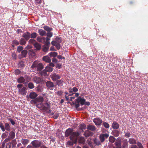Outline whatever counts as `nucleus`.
<instances>
[{"label": "nucleus", "instance_id": "nucleus-42", "mask_svg": "<svg viewBox=\"0 0 148 148\" xmlns=\"http://www.w3.org/2000/svg\"><path fill=\"white\" fill-rule=\"evenodd\" d=\"M94 143L97 145H99L101 144L100 141L96 138H95L94 139Z\"/></svg>", "mask_w": 148, "mask_h": 148}, {"label": "nucleus", "instance_id": "nucleus-63", "mask_svg": "<svg viewBox=\"0 0 148 148\" xmlns=\"http://www.w3.org/2000/svg\"><path fill=\"white\" fill-rule=\"evenodd\" d=\"M57 43V42L55 41H52L51 42V44L53 45V46H55L56 44Z\"/></svg>", "mask_w": 148, "mask_h": 148}, {"label": "nucleus", "instance_id": "nucleus-41", "mask_svg": "<svg viewBox=\"0 0 148 148\" xmlns=\"http://www.w3.org/2000/svg\"><path fill=\"white\" fill-rule=\"evenodd\" d=\"M37 36V34L36 32H33L30 34V38H35Z\"/></svg>", "mask_w": 148, "mask_h": 148}, {"label": "nucleus", "instance_id": "nucleus-51", "mask_svg": "<svg viewBox=\"0 0 148 148\" xmlns=\"http://www.w3.org/2000/svg\"><path fill=\"white\" fill-rule=\"evenodd\" d=\"M23 49V47L22 46H19L17 48V50L18 52H20Z\"/></svg>", "mask_w": 148, "mask_h": 148}, {"label": "nucleus", "instance_id": "nucleus-31", "mask_svg": "<svg viewBox=\"0 0 148 148\" xmlns=\"http://www.w3.org/2000/svg\"><path fill=\"white\" fill-rule=\"evenodd\" d=\"M50 38H49L47 37V38H46L45 41L44 42H44L45 44L47 46H49L50 45Z\"/></svg>", "mask_w": 148, "mask_h": 148}, {"label": "nucleus", "instance_id": "nucleus-54", "mask_svg": "<svg viewBox=\"0 0 148 148\" xmlns=\"http://www.w3.org/2000/svg\"><path fill=\"white\" fill-rule=\"evenodd\" d=\"M55 46L57 49L58 50L60 49V45L59 43H57L55 45Z\"/></svg>", "mask_w": 148, "mask_h": 148}, {"label": "nucleus", "instance_id": "nucleus-60", "mask_svg": "<svg viewBox=\"0 0 148 148\" xmlns=\"http://www.w3.org/2000/svg\"><path fill=\"white\" fill-rule=\"evenodd\" d=\"M59 114H55L53 116V117L55 119H57L59 116Z\"/></svg>", "mask_w": 148, "mask_h": 148}, {"label": "nucleus", "instance_id": "nucleus-35", "mask_svg": "<svg viewBox=\"0 0 148 148\" xmlns=\"http://www.w3.org/2000/svg\"><path fill=\"white\" fill-rule=\"evenodd\" d=\"M5 130H6L8 131H10V126L9 125V124L8 123H5Z\"/></svg>", "mask_w": 148, "mask_h": 148}, {"label": "nucleus", "instance_id": "nucleus-24", "mask_svg": "<svg viewBox=\"0 0 148 148\" xmlns=\"http://www.w3.org/2000/svg\"><path fill=\"white\" fill-rule=\"evenodd\" d=\"M15 136V133L13 131L11 132L9 134L8 138L10 139H13Z\"/></svg>", "mask_w": 148, "mask_h": 148}, {"label": "nucleus", "instance_id": "nucleus-46", "mask_svg": "<svg viewBox=\"0 0 148 148\" xmlns=\"http://www.w3.org/2000/svg\"><path fill=\"white\" fill-rule=\"evenodd\" d=\"M28 86L29 88L30 89H32L34 87L33 84L32 82L29 83L28 84Z\"/></svg>", "mask_w": 148, "mask_h": 148}, {"label": "nucleus", "instance_id": "nucleus-9", "mask_svg": "<svg viewBox=\"0 0 148 148\" xmlns=\"http://www.w3.org/2000/svg\"><path fill=\"white\" fill-rule=\"evenodd\" d=\"M109 136V134L107 133L101 134L99 136V138L100 141L103 143L105 140V138H107Z\"/></svg>", "mask_w": 148, "mask_h": 148}, {"label": "nucleus", "instance_id": "nucleus-27", "mask_svg": "<svg viewBox=\"0 0 148 148\" xmlns=\"http://www.w3.org/2000/svg\"><path fill=\"white\" fill-rule=\"evenodd\" d=\"M38 32L39 33L40 35L41 36H45L46 34V32L42 29H39Z\"/></svg>", "mask_w": 148, "mask_h": 148}, {"label": "nucleus", "instance_id": "nucleus-29", "mask_svg": "<svg viewBox=\"0 0 148 148\" xmlns=\"http://www.w3.org/2000/svg\"><path fill=\"white\" fill-rule=\"evenodd\" d=\"M26 40L23 38H21L19 40L20 44L21 45H24L26 43Z\"/></svg>", "mask_w": 148, "mask_h": 148}, {"label": "nucleus", "instance_id": "nucleus-53", "mask_svg": "<svg viewBox=\"0 0 148 148\" xmlns=\"http://www.w3.org/2000/svg\"><path fill=\"white\" fill-rule=\"evenodd\" d=\"M21 72V71L19 69H16L15 71V73L16 75H18Z\"/></svg>", "mask_w": 148, "mask_h": 148}, {"label": "nucleus", "instance_id": "nucleus-44", "mask_svg": "<svg viewBox=\"0 0 148 148\" xmlns=\"http://www.w3.org/2000/svg\"><path fill=\"white\" fill-rule=\"evenodd\" d=\"M63 82V81L62 80H58L56 82L57 84L59 86H62L63 85L62 83Z\"/></svg>", "mask_w": 148, "mask_h": 148}, {"label": "nucleus", "instance_id": "nucleus-20", "mask_svg": "<svg viewBox=\"0 0 148 148\" xmlns=\"http://www.w3.org/2000/svg\"><path fill=\"white\" fill-rule=\"evenodd\" d=\"M29 96L31 99H34L37 97V95L35 92H32L30 93Z\"/></svg>", "mask_w": 148, "mask_h": 148}, {"label": "nucleus", "instance_id": "nucleus-50", "mask_svg": "<svg viewBox=\"0 0 148 148\" xmlns=\"http://www.w3.org/2000/svg\"><path fill=\"white\" fill-rule=\"evenodd\" d=\"M131 134L129 132H126L125 133V136L127 138H129L130 137Z\"/></svg>", "mask_w": 148, "mask_h": 148}, {"label": "nucleus", "instance_id": "nucleus-57", "mask_svg": "<svg viewBox=\"0 0 148 148\" xmlns=\"http://www.w3.org/2000/svg\"><path fill=\"white\" fill-rule=\"evenodd\" d=\"M75 106L76 108H77L79 106V103L76 102V100H75Z\"/></svg>", "mask_w": 148, "mask_h": 148}, {"label": "nucleus", "instance_id": "nucleus-18", "mask_svg": "<svg viewBox=\"0 0 148 148\" xmlns=\"http://www.w3.org/2000/svg\"><path fill=\"white\" fill-rule=\"evenodd\" d=\"M112 127L113 129H118L119 126L117 123L114 121L112 124Z\"/></svg>", "mask_w": 148, "mask_h": 148}, {"label": "nucleus", "instance_id": "nucleus-7", "mask_svg": "<svg viewBox=\"0 0 148 148\" xmlns=\"http://www.w3.org/2000/svg\"><path fill=\"white\" fill-rule=\"evenodd\" d=\"M55 66V64L53 63H50L46 66L45 69L46 71L51 72L53 71V68Z\"/></svg>", "mask_w": 148, "mask_h": 148}, {"label": "nucleus", "instance_id": "nucleus-25", "mask_svg": "<svg viewBox=\"0 0 148 148\" xmlns=\"http://www.w3.org/2000/svg\"><path fill=\"white\" fill-rule=\"evenodd\" d=\"M128 142L131 144H135L136 143V140L134 138H130Z\"/></svg>", "mask_w": 148, "mask_h": 148}, {"label": "nucleus", "instance_id": "nucleus-23", "mask_svg": "<svg viewBox=\"0 0 148 148\" xmlns=\"http://www.w3.org/2000/svg\"><path fill=\"white\" fill-rule=\"evenodd\" d=\"M78 141L79 143L83 144L84 143L85 140L84 137L80 136L78 138Z\"/></svg>", "mask_w": 148, "mask_h": 148}, {"label": "nucleus", "instance_id": "nucleus-26", "mask_svg": "<svg viewBox=\"0 0 148 148\" xmlns=\"http://www.w3.org/2000/svg\"><path fill=\"white\" fill-rule=\"evenodd\" d=\"M27 53V51L25 50H23L21 52V58H23L26 57Z\"/></svg>", "mask_w": 148, "mask_h": 148}, {"label": "nucleus", "instance_id": "nucleus-17", "mask_svg": "<svg viewBox=\"0 0 148 148\" xmlns=\"http://www.w3.org/2000/svg\"><path fill=\"white\" fill-rule=\"evenodd\" d=\"M93 135V134L91 132H90L88 130H86L84 134V135L85 137H87L90 136H92Z\"/></svg>", "mask_w": 148, "mask_h": 148}, {"label": "nucleus", "instance_id": "nucleus-21", "mask_svg": "<svg viewBox=\"0 0 148 148\" xmlns=\"http://www.w3.org/2000/svg\"><path fill=\"white\" fill-rule=\"evenodd\" d=\"M43 60L47 63H49L51 62V59L48 56H45L43 57Z\"/></svg>", "mask_w": 148, "mask_h": 148}, {"label": "nucleus", "instance_id": "nucleus-13", "mask_svg": "<svg viewBox=\"0 0 148 148\" xmlns=\"http://www.w3.org/2000/svg\"><path fill=\"white\" fill-rule=\"evenodd\" d=\"M122 147L123 148H127L128 146L127 140L126 138L124 139L122 141Z\"/></svg>", "mask_w": 148, "mask_h": 148}, {"label": "nucleus", "instance_id": "nucleus-45", "mask_svg": "<svg viewBox=\"0 0 148 148\" xmlns=\"http://www.w3.org/2000/svg\"><path fill=\"white\" fill-rule=\"evenodd\" d=\"M0 128L3 132L5 131L4 126L2 123L1 122H0Z\"/></svg>", "mask_w": 148, "mask_h": 148}, {"label": "nucleus", "instance_id": "nucleus-30", "mask_svg": "<svg viewBox=\"0 0 148 148\" xmlns=\"http://www.w3.org/2000/svg\"><path fill=\"white\" fill-rule=\"evenodd\" d=\"M21 142L23 145H27L29 142V140L27 139H23L21 141Z\"/></svg>", "mask_w": 148, "mask_h": 148}, {"label": "nucleus", "instance_id": "nucleus-56", "mask_svg": "<svg viewBox=\"0 0 148 148\" xmlns=\"http://www.w3.org/2000/svg\"><path fill=\"white\" fill-rule=\"evenodd\" d=\"M72 90L73 91L76 92H77L78 91V90L77 88L76 87H75L73 88L72 89Z\"/></svg>", "mask_w": 148, "mask_h": 148}, {"label": "nucleus", "instance_id": "nucleus-47", "mask_svg": "<svg viewBox=\"0 0 148 148\" xmlns=\"http://www.w3.org/2000/svg\"><path fill=\"white\" fill-rule=\"evenodd\" d=\"M80 127L82 130H85L86 129V127L84 124H82L80 125Z\"/></svg>", "mask_w": 148, "mask_h": 148}, {"label": "nucleus", "instance_id": "nucleus-38", "mask_svg": "<svg viewBox=\"0 0 148 148\" xmlns=\"http://www.w3.org/2000/svg\"><path fill=\"white\" fill-rule=\"evenodd\" d=\"M103 124L104 127L106 129H108L110 127V125L109 124L105 121H103Z\"/></svg>", "mask_w": 148, "mask_h": 148}, {"label": "nucleus", "instance_id": "nucleus-4", "mask_svg": "<svg viewBox=\"0 0 148 148\" xmlns=\"http://www.w3.org/2000/svg\"><path fill=\"white\" fill-rule=\"evenodd\" d=\"M22 84H18L17 85V87L18 89V92L21 95L25 96L26 95L27 92L26 89L25 87H23L22 88H21L23 86Z\"/></svg>", "mask_w": 148, "mask_h": 148}, {"label": "nucleus", "instance_id": "nucleus-14", "mask_svg": "<svg viewBox=\"0 0 148 148\" xmlns=\"http://www.w3.org/2000/svg\"><path fill=\"white\" fill-rule=\"evenodd\" d=\"M76 101L77 102L80 103L82 105H83L84 104L85 99L81 98L79 97L76 99Z\"/></svg>", "mask_w": 148, "mask_h": 148}, {"label": "nucleus", "instance_id": "nucleus-55", "mask_svg": "<svg viewBox=\"0 0 148 148\" xmlns=\"http://www.w3.org/2000/svg\"><path fill=\"white\" fill-rule=\"evenodd\" d=\"M8 120L11 123L12 125H14L15 124V122L12 119L9 118Z\"/></svg>", "mask_w": 148, "mask_h": 148}, {"label": "nucleus", "instance_id": "nucleus-8", "mask_svg": "<svg viewBox=\"0 0 148 148\" xmlns=\"http://www.w3.org/2000/svg\"><path fill=\"white\" fill-rule=\"evenodd\" d=\"M42 143L40 140H35L31 143L33 146L35 148H37L41 147Z\"/></svg>", "mask_w": 148, "mask_h": 148}, {"label": "nucleus", "instance_id": "nucleus-1", "mask_svg": "<svg viewBox=\"0 0 148 148\" xmlns=\"http://www.w3.org/2000/svg\"><path fill=\"white\" fill-rule=\"evenodd\" d=\"M36 106L41 110L45 112H47L48 110H49L47 112L48 113H50L51 112L50 105L48 103H41L40 104L38 103L36 105Z\"/></svg>", "mask_w": 148, "mask_h": 148}, {"label": "nucleus", "instance_id": "nucleus-62", "mask_svg": "<svg viewBox=\"0 0 148 148\" xmlns=\"http://www.w3.org/2000/svg\"><path fill=\"white\" fill-rule=\"evenodd\" d=\"M75 96L69 97V99L68 101H72L73 99H75Z\"/></svg>", "mask_w": 148, "mask_h": 148}, {"label": "nucleus", "instance_id": "nucleus-28", "mask_svg": "<svg viewBox=\"0 0 148 148\" xmlns=\"http://www.w3.org/2000/svg\"><path fill=\"white\" fill-rule=\"evenodd\" d=\"M36 39L39 42H43L45 41L46 38L44 37L41 38L40 37H37Z\"/></svg>", "mask_w": 148, "mask_h": 148}, {"label": "nucleus", "instance_id": "nucleus-48", "mask_svg": "<svg viewBox=\"0 0 148 148\" xmlns=\"http://www.w3.org/2000/svg\"><path fill=\"white\" fill-rule=\"evenodd\" d=\"M65 97L67 101H68L69 99V93H68L67 92H65Z\"/></svg>", "mask_w": 148, "mask_h": 148}, {"label": "nucleus", "instance_id": "nucleus-59", "mask_svg": "<svg viewBox=\"0 0 148 148\" xmlns=\"http://www.w3.org/2000/svg\"><path fill=\"white\" fill-rule=\"evenodd\" d=\"M52 61L53 62H54V63H57L58 62L57 60L55 58H53L52 59Z\"/></svg>", "mask_w": 148, "mask_h": 148}, {"label": "nucleus", "instance_id": "nucleus-22", "mask_svg": "<svg viewBox=\"0 0 148 148\" xmlns=\"http://www.w3.org/2000/svg\"><path fill=\"white\" fill-rule=\"evenodd\" d=\"M115 146L113 148H123L121 146V144L120 142L117 141L115 143Z\"/></svg>", "mask_w": 148, "mask_h": 148}, {"label": "nucleus", "instance_id": "nucleus-12", "mask_svg": "<svg viewBox=\"0 0 148 148\" xmlns=\"http://www.w3.org/2000/svg\"><path fill=\"white\" fill-rule=\"evenodd\" d=\"M30 33L28 32H26L22 34V36L27 41L30 38Z\"/></svg>", "mask_w": 148, "mask_h": 148}, {"label": "nucleus", "instance_id": "nucleus-36", "mask_svg": "<svg viewBox=\"0 0 148 148\" xmlns=\"http://www.w3.org/2000/svg\"><path fill=\"white\" fill-rule=\"evenodd\" d=\"M49 54L51 57H55L57 56L58 53L56 52H51L49 53Z\"/></svg>", "mask_w": 148, "mask_h": 148}, {"label": "nucleus", "instance_id": "nucleus-6", "mask_svg": "<svg viewBox=\"0 0 148 148\" xmlns=\"http://www.w3.org/2000/svg\"><path fill=\"white\" fill-rule=\"evenodd\" d=\"M44 98L42 96H39L35 99L32 100L31 101V102L32 103L37 104V102H42L44 101Z\"/></svg>", "mask_w": 148, "mask_h": 148}, {"label": "nucleus", "instance_id": "nucleus-49", "mask_svg": "<svg viewBox=\"0 0 148 148\" xmlns=\"http://www.w3.org/2000/svg\"><path fill=\"white\" fill-rule=\"evenodd\" d=\"M137 145L138 146L139 148H144V147L142 144L139 142H137Z\"/></svg>", "mask_w": 148, "mask_h": 148}, {"label": "nucleus", "instance_id": "nucleus-19", "mask_svg": "<svg viewBox=\"0 0 148 148\" xmlns=\"http://www.w3.org/2000/svg\"><path fill=\"white\" fill-rule=\"evenodd\" d=\"M87 128L88 130L92 131H94L96 130V128L94 126L90 125H89L87 126Z\"/></svg>", "mask_w": 148, "mask_h": 148}, {"label": "nucleus", "instance_id": "nucleus-43", "mask_svg": "<svg viewBox=\"0 0 148 148\" xmlns=\"http://www.w3.org/2000/svg\"><path fill=\"white\" fill-rule=\"evenodd\" d=\"M19 44V42L16 40H14L13 41L12 44V45L13 47H14V45H18Z\"/></svg>", "mask_w": 148, "mask_h": 148}, {"label": "nucleus", "instance_id": "nucleus-32", "mask_svg": "<svg viewBox=\"0 0 148 148\" xmlns=\"http://www.w3.org/2000/svg\"><path fill=\"white\" fill-rule=\"evenodd\" d=\"M34 47H35L37 50H39L41 48L40 45L37 42H35L34 44Z\"/></svg>", "mask_w": 148, "mask_h": 148}, {"label": "nucleus", "instance_id": "nucleus-64", "mask_svg": "<svg viewBox=\"0 0 148 148\" xmlns=\"http://www.w3.org/2000/svg\"><path fill=\"white\" fill-rule=\"evenodd\" d=\"M130 148H138V147L136 145H133L131 146Z\"/></svg>", "mask_w": 148, "mask_h": 148}, {"label": "nucleus", "instance_id": "nucleus-2", "mask_svg": "<svg viewBox=\"0 0 148 148\" xmlns=\"http://www.w3.org/2000/svg\"><path fill=\"white\" fill-rule=\"evenodd\" d=\"M31 67L32 69L37 71H40L44 68L42 63H38L36 61L34 62L33 63Z\"/></svg>", "mask_w": 148, "mask_h": 148}, {"label": "nucleus", "instance_id": "nucleus-37", "mask_svg": "<svg viewBox=\"0 0 148 148\" xmlns=\"http://www.w3.org/2000/svg\"><path fill=\"white\" fill-rule=\"evenodd\" d=\"M115 138L113 136H110L109 138V141L111 143H113L115 140Z\"/></svg>", "mask_w": 148, "mask_h": 148}, {"label": "nucleus", "instance_id": "nucleus-52", "mask_svg": "<svg viewBox=\"0 0 148 148\" xmlns=\"http://www.w3.org/2000/svg\"><path fill=\"white\" fill-rule=\"evenodd\" d=\"M47 36L50 38L53 35V33L52 32H49L47 33Z\"/></svg>", "mask_w": 148, "mask_h": 148}, {"label": "nucleus", "instance_id": "nucleus-34", "mask_svg": "<svg viewBox=\"0 0 148 148\" xmlns=\"http://www.w3.org/2000/svg\"><path fill=\"white\" fill-rule=\"evenodd\" d=\"M34 81L36 83H39L41 82V79L39 77H35L34 78Z\"/></svg>", "mask_w": 148, "mask_h": 148}, {"label": "nucleus", "instance_id": "nucleus-16", "mask_svg": "<svg viewBox=\"0 0 148 148\" xmlns=\"http://www.w3.org/2000/svg\"><path fill=\"white\" fill-rule=\"evenodd\" d=\"M73 132V130L69 128L67 129L65 132V135L66 136L68 137L69 135H71Z\"/></svg>", "mask_w": 148, "mask_h": 148}, {"label": "nucleus", "instance_id": "nucleus-5", "mask_svg": "<svg viewBox=\"0 0 148 148\" xmlns=\"http://www.w3.org/2000/svg\"><path fill=\"white\" fill-rule=\"evenodd\" d=\"M79 135V134L78 132H73L70 136V139L73 141H76Z\"/></svg>", "mask_w": 148, "mask_h": 148}, {"label": "nucleus", "instance_id": "nucleus-58", "mask_svg": "<svg viewBox=\"0 0 148 148\" xmlns=\"http://www.w3.org/2000/svg\"><path fill=\"white\" fill-rule=\"evenodd\" d=\"M29 42L30 43H34L35 42V40L34 39H30L29 40Z\"/></svg>", "mask_w": 148, "mask_h": 148}, {"label": "nucleus", "instance_id": "nucleus-40", "mask_svg": "<svg viewBox=\"0 0 148 148\" xmlns=\"http://www.w3.org/2000/svg\"><path fill=\"white\" fill-rule=\"evenodd\" d=\"M47 71L45 70L44 69L41 73V75L42 76L46 77L48 76V75L47 73Z\"/></svg>", "mask_w": 148, "mask_h": 148}, {"label": "nucleus", "instance_id": "nucleus-10", "mask_svg": "<svg viewBox=\"0 0 148 148\" xmlns=\"http://www.w3.org/2000/svg\"><path fill=\"white\" fill-rule=\"evenodd\" d=\"M93 121L97 126H100L103 122L101 119L98 118H95Z\"/></svg>", "mask_w": 148, "mask_h": 148}, {"label": "nucleus", "instance_id": "nucleus-15", "mask_svg": "<svg viewBox=\"0 0 148 148\" xmlns=\"http://www.w3.org/2000/svg\"><path fill=\"white\" fill-rule=\"evenodd\" d=\"M47 87L50 89H52V88L54 87L53 83L51 81H47L46 83Z\"/></svg>", "mask_w": 148, "mask_h": 148}, {"label": "nucleus", "instance_id": "nucleus-3", "mask_svg": "<svg viewBox=\"0 0 148 148\" xmlns=\"http://www.w3.org/2000/svg\"><path fill=\"white\" fill-rule=\"evenodd\" d=\"M30 79V77L27 75L25 76L24 77H23L21 76L17 79V82L19 83H22L25 82V83L29 82Z\"/></svg>", "mask_w": 148, "mask_h": 148}, {"label": "nucleus", "instance_id": "nucleus-39", "mask_svg": "<svg viewBox=\"0 0 148 148\" xmlns=\"http://www.w3.org/2000/svg\"><path fill=\"white\" fill-rule=\"evenodd\" d=\"M43 28L45 30L48 32H50L52 30V28H51L47 26H44Z\"/></svg>", "mask_w": 148, "mask_h": 148}, {"label": "nucleus", "instance_id": "nucleus-11", "mask_svg": "<svg viewBox=\"0 0 148 148\" xmlns=\"http://www.w3.org/2000/svg\"><path fill=\"white\" fill-rule=\"evenodd\" d=\"M50 77L53 81H56L57 80L59 79L61 77L59 75L56 73L51 75Z\"/></svg>", "mask_w": 148, "mask_h": 148}, {"label": "nucleus", "instance_id": "nucleus-33", "mask_svg": "<svg viewBox=\"0 0 148 148\" xmlns=\"http://www.w3.org/2000/svg\"><path fill=\"white\" fill-rule=\"evenodd\" d=\"M112 134L115 136L117 137L119 136V131L114 130L112 131Z\"/></svg>", "mask_w": 148, "mask_h": 148}, {"label": "nucleus", "instance_id": "nucleus-61", "mask_svg": "<svg viewBox=\"0 0 148 148\" xmlns=\"http://www.w3.org/2000/svg\"><path fill=\"white\" fill-rule=\"evenodd\" d=\"M57 94L59 95L60 96L62 95L63 94V92L62 91H58L57 92Z\"/></svg>", "mask_w": 148, "mask_h": 148}]
</instances>
